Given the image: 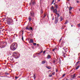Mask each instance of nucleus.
I'll return each mask as SVG.
<instances>
[{"mask_svg":"<svg viewBox=\"0 0 80 80\" xmlns=\"http://www.w3.org/2000/svg\"><path fill=\"white\" fill-rule=\"evenodd\" d=\"M17 48V43H14L12 44L10 47V48L11 50H12L14 51V50H15Z\"/></svg>","mask_w":80,"mask_h":80,"instance_id":"1","label":"nucleus"},{"mask_svg":"<svg viewBox=\"0 0 80 80\" xmlns=\"http://www.w3.org/2000/svg\"><path fill=\"white\" fill-rule=\"evenodd\" d=\"M53 12L56 14L57 16V17H60V11H57V10H53Z\"/></svg>","mask_w":80,"mask_h":80,"instance_id":"2","label":"nucleus"},{"mask_svg":"<svg viewBox=\"0 0 80 80\" xmlns=\"http://www.w3.org/2000/svg\"><path fill=\"white\" fill-rule=\"evenodd\" d=\"M13 19L11 18H9L8 20V24H11L12 23H13Z\"/></svg>","mask_w":80,"mask_h":80,"instance_id":"3","label":"nucleus"},{"mask_svg":"<svg viewBox=\"0 0 80 80\" xmlns=\"http://www.w3.org/2000/svg\"><path fill=\"white\" fill-rule=\"evenodd\" d=\"M26 30H33V28L32 27L28 28V26H27L26 28Z\"/></svg>","mask_w":80,"mask_h":80,"instance_id":"4","label":"nucleus"},{"mask_svg":"<svg viewBox=\"0 0 80 80\" xmlns=\"http://www.w3.org/2000/svg\"><path fill=\"white\" fill-rule=\"evenodd\" d=\"M58 17H57V18H56L55 19V23L56 24H57V23H58Z\"/></svg>","mask_w":80,"mask_h":80,"instance_id":"5","label":"nucleus"},{"mask_svg":"<svg viewBox=\"0 0 80 80\" xmlns=\"http://www.w3.org/2000/svg\"><path fill=\"white\" fill-rule=\"evenodd\" d=\"M13 56H14V57H17L18 58V54H17V53L16 52H14L13 53Z\"/></svg>","mask_w":80,"mask_h":80,"instance_id":"6","label":"nucleus"},{"mask_svg":"<svg viewBox=\"0 0 80 80\" xmlns=\"http://www.w3.org/2000/svg\"><path fill=\"white\" fill-rule=\"evenodd\" d=\"M30 14L32 16V17H34L35 15V14H34V12H33V11H31L30 12Z\"/></svg>","mask_w":80,"mask_h":80,"instance_id":"7","label":"nucleus"},{"mask_svg":"<svg viewBox=\"0 0 80 80\" xmlns=\"http://www.w3.org/2000/svg\"><path fill=\"white\" fill-rule=\"evenodd\" d=\"M62 53H63V54L62 55V56L63 57H64V58H65L66 57V56H65V54H66V53H65L63 52H62Z\"/></svg>","mask_w":80,"mask_h":80,"instance_id":"8","label":"nucleus"},{"mask_svg":"<svg viewBox=\"0 0 80 80\" xmlns=\"http://www.w3.org/2000/svg\"><path fill=\"white\" fill-rule=\"evenodd\" d=\"M51 58V56H50V55L48 54L47 56V58L48 59H50V58Z\"/></svg>","mask_w":80,"mask_h":80,"instance_id":"9","label":"nucleus"},{"mask_svg":"<svg viewBox=\"0 0 80 80\" xmlns=\"http://www.w3.org/2000/svg\"><path fill=\"white\" fill-rule=\"evenodd\" d=\"M63 20V18L62 17H60V22H62Z\"/></svg>","mask_w":80,"mask_h":80,"instance_id":"10","label":"nucleus"},{"mask_svg":"<svg viewBox=\"0 0 80 80\" xmlns=\"http://www.w3.org/2000/svg\"><path fill=\"white\" fill-rule=\"evenodd\" d=\"M72 78H75V77H76L75 76V74H74L72 76Z\"/></svg>","mask_w":80,"mask_h":80,"instance_id":"11","label":"nucleus"},{"mask_svg":"<svg viewBox=\"0 0 80 80\" xmlns=\"http://www.w3.org/2000/svg\"><path fill=\"white\" fill-rule=\"evenodd\" d=\"M54 7L56 8H58V5L57 4H55L54 6Z\"/></svg>","mask_w":80,"mask_h":80,"instance_id":"12","label":"nucleus"},{"mask_svg":"<svg viewBox=\"0 0 80 80\" xmlns=\"http://www.w3.org/2000/svg\"><path fill=\"white\" fill-rule=\"evenodd\" d=\"M52 63L54 64L55 63V62H56V61H55V60H52Z\"/></svg>","mask_w":80,"mask_h":80,"instance_id":"13","label":"nucleus"},{"mask_svg":"<svg viewBox=\"0 0 80 80\" xmlns=\"http://www.w3.org/2000/svg\"><path fill=\"white\" fill-rule=\"evenodd\" d=\"M46 68H48V69H49V70H50V69H51V68H51V67L46 66Z\"/></svg>","mask_w":80,"mask_h":80,"instance_id":"14","label":"nucleus"},{"mask_svg":"<svg viewBox=\"0 0 80 80\" xmlns=\"http://www.w3.org/2000/svg\"><path fill=\"white\" fill-rule=\"evenodd\" d=\"M45 63H46V62L45 61H43L42 62V64H45Z\"/></svg>","mask_w":80,"mask_h":80,"instance_id":"15","label":"nucleus"},{"mask_svg":"<svg viewBox=\"0 0 80 80\" xmlns=\"http://www.w3.org/2000/svg\"><path fill=\"white\" fill-rule=\"evenodd\" d=\"M10 59H11V60L12 61V62H14V60L13 58H11Z\"/></svg>","mask_w":80,"mask_h":80,"instance_id":"16","label":"nucleus"},{"mask_svg":"<svg viewBox=\"0 0 80 80\" xmlns=\"http://www.w3.org/2000/svg\"><path fill=\"white\" fill-rule=\"evenodd\" d=\"M68 23V20H66L65 22L64 23V24H66Z\"/></svg>","mask_w":80,"mask_h":80,"instance_id":"17","label":"nucleus"},{"mask_svg":"<svg viewBox=\"0 0 80 80\" xmlns=\"http://www.w3.org/2000/svg\"><path fill=\"white\" fill-rule=\"evenodd\" d=\"M31 43H33V40L32 39H31L30 40Z\"/></svg>","mask_w":80,"mask_h":80,"instance_id":"18","label":"nucleus"},{"mask_svg":"<svg viewBox=\"0 0 80 80\" xmlns=\"http://www.w3.org/2000/svg\"><path fill=\"white\" fill-rule=\"evenodd\" d=\"M68 9L69 10H71L72 9V7H70L68 8Z\"/></svg>","mask_w":80,"mask_h":80,"instance_id":"19","label":"nucleus"},{"mask_svg":"<svg viewBox=\"0 0 80 80\" xmlns=\"http://www.w3.org/2000/svg\"><path fill=\"white\" fill-rule=\"evenodd\" d=\"M51 9L52 10H54V8H53V6H52L51 8Z\"/></svg>","mask_w":80,"mask_h":80,"instance_id":"20","label":"nucleus"},{"mask_svg":"<svg viewBox=\"0 0 80 80\" xmlns=\"http://www.w3.org/2000/svg\"><path fill=\"white\" fill-rule=\"evenodd\" d=\"M79 67H80V66H77L76 68V70H78V68H79Z\"/></svg>","mask_w":80,"mask_h":80,"instance_id":"21","label":"nucleus"},{"mask_svg":"<svg viewBox=\"0 0 80 80\" xmlns=\"http://www.w3.org/2000/svg\"><path fill=\"white\" fill-rule=\"evenodd\" d=\"M28 19H29V22H30V21H31V20H32V18H28Z\"/></svg>","mask_w":80,"mask_h":80,"instance_id":"22","label":"nucleus"},{"mask_svg":"<svg viewBox=\"0 0 80 80\" xmlns=\"http://www.w3.org/2000/svg\"><path fill=\"white\" fill-rule=\"evenodd\" d=\"M45 17H46V13H45L44 14L43 18H45Z\"/></svg>","mask_w":80,"mask_h":80,"instance_id":"23","label":"nucleus"},{"mask_svg":"<svg viewBox=\"0 0 80 80\" xmlns=\"http://www.w3.org/2000/svg\"><path fill=\"white\" fill-rule=\"evenodd\" d=\"M40 53L39 52V53H36V54H34V55H40L41 54H40Z\"/></svg>","mask_w":80,"mask_h":80,"instance_id":"24","label":"nucleus"},{"mask_svg":"<svg viewBox=\"0 0 80 80\" xmlns=\"http://www.w3.org/2000/svg\"><path fill=\"white\" fill-rule=\"evenodd\" d=\"M76 2L77 3H79V2H80L79 0H76Z\"/></svg>","mask_w":80,"mask_h":80,"instance_id":"25","label":"nucleus"},{"mask_svg":"<svg viewBox=\"0 0 80 80\" xmlns=\"http://www.w3.org/2000/svg\"><path fill=\"white\" fill-rule=\"evenodd\" d=\"M32 5H35V2H33L32 3Z\"/></svg>","mask_w":80,"mask_h":80,"instance_id":"26","label":"nucleus"},{"mask_svg":"<svg viewBox=\"0 0 80 80\" xmlns=\"http://www.w3.org/2000/svg\"><path fill=\"white\" fill-rule=\"evenodd\" d=\"M4 44L7 45V42H4Z\"/></svg>","mask_w":80,"mask_h":80,"instance_id":"27","label":"nucleus"},{"mask_svg":"<svg viewBox=\"0 0 80 80\" xmlns=\"http://www.w3.org/2000/svg\"><path fill=\"white\" fill-rule=\"evenodd\" d=\"M33 45H37V43H33Z\"/></svg>","mask_w":80,"mask_h":80,"instance_id":"28","label":"nucleus"},{"mask_svg":"<svg viewBox=\"0 0 80 80\" xmlns=\"http://www.w3.org/2000/svg\"><path fill=\"white\" fill-rule=\"evenodd\" d=\"M49 77H52V75H49Z\"/></svg>","mask_w":80,"mask_h":80,"instance_id":"29","label":"nucleus"},{"mask_svg":"<svg viewBox=\"0 0 80 80\" xmlns=\"http://www.w3.org/2000/svg\"><path fill=\"white\" fill-rule=\"evenodd\" d=\"M34 77V79L35 80V75H34V77Z\"/></svg>","mask_w":80,"mask_h":80,"instance_id":"30","label":"nucleus"},{"mask_svg":"<svg viewBox=\"0 0 80 80\" xmlns=\"http://www.w3.org/2000/svg\"><path fill=\"white\" fill-rule=\"evenodd\" d=\"M55 72H54L53 73H52V75H55Z\"/></svg>","mask_w":80,"mask_h":80,"instance_id":"31","label":"nucleus"},{"mask_svg":"<svg viewBox=\"0 0 80 80\" xmlns=\"http://www.w3.org/2000/svg\"><path fill=\"white\" fill-rule=\"evenodd\" d=\"M78 27H80V23L78 24Z\"/></svg>","mask_w":80,"mask_h":80,"instance_id":"32","label":"nucleus"},{"mask_svg":"<svg viewBox=\"0 0 80 80\" xmlns=\"http://www.w3.org/2000/svg\"><path fill=\"white\" fill-rule=\"evenodd\" d=\"M54 2V0L52 1V2L51 3V4H53V3Z\"/></svg>","mask_w":80,"mask_h":80,"instance_id":"33","label":"nucleus"},{"mask_svg":"<svg viewBox=\"0 0 80 80\" xmlns=\"http://www.w3.org/2000/svg\"><path fill=\"white\" fill-rule=\"evenodd\" d=\"M5 75H8V73L7 72H6L5 73Z\"/></svg>","mask_w":80,"mask_h":80,"instance_id":"34","label":"nucleus"},{"mask_svg":"<svg viewBox=\"0 0 80 80\" xmlns=\"http://www.w3.org/2000/svg\"><path fill=\"white\" fill-rule=\"evenodd\" d=\"M22 41H23V36H22Z\"/></svg>","mask_w":80,"mask_h":80,"instance_id":"35","label":"nucleus"},{"mask_svg":"<svg viewBox=\"0 0 80 80\" xmlns=\"http://www.w3.org/2000/svg\"><path fill=\"white\" fill-rule=\"evenodd\" d=\"M65 74H63L62 75V77H65Z\"/></svg>","mask_w":80,"mask_h":80,"instance_id":"36","label":"nucleus"},{"mask_svg":"<svg viewBox=\"0 0 80 80\" xmlns=\"http://www.w3.org/2000/svg\"><path fill=\"white\" fill-rule=\"evenodd\" d=\"M45 52H46V51H43V54H45Z\"/></svg>","mask_w":80,"mask_h":80,"instance_id":"37","label":"nucleus"},{"mask_svg":"<svg viewBox=\"0 0 80 80\" xmlns=\"http://www.w3.org/2000/svg\"><path fill=\"white\" fill-rule=\"evenodd\" d=\"M43 52V51L42 50L41 52H40V53H41Z\"/></svg>","mask_w":80,"mask_h":80,"instance_id":"38","label":"nucleus"},{"mask_svg":"<svg viewBox=\"0 0 80 80\" xmlns=\"http://www.w3.org/2000/svg\"><path fill=\"white\" fill-rule=\"evenodd\" d=\"M68 49V48H67L66 49H64V50H67Z\"/></svg>","mask_w":80,"mask_h":80,"instance_id":"39","label":"nucleus"},{"mask_svg":"<svg viewBox=\"0 0 80 80\" xmlns=\"http://www.w3.org/2000/svg\"><path fill=\"white\" fill-rule=\"evenodd\" d=\"M15 78L16 79H17V78H18V77H15Z\"/></svg>","mask_w":80,"mask_h":80,"instance_id":"40","label":"nucleus"},{"mask_svg":"<svg viewBox=\"0 0 80 80\" xmlns=\"http://www.w3.org/2000/svg\"><path fill=\"white\" fill-rule=\"evenodd\" d=\"M78 63H79V61H78V62H77V63H76V64H78Z\"/></svg>","mask_w":80,"mask_h":80,"instance_id":"41","label":"nucleus"},{"mask_svg":"<svg viewBox=\"0 0 80 80\" xmlns=\"http://www.w3.org/2000/svg\"><path fill=\"white\" fill-rule=\"evenodd\" d=\"M78 78H80V76H78Z\"/></svg>","mask_w":80,"mask_h":80,"instance_id":"42","label":"nucleus"},{"mask_svg":"<svg viewBox=\"0 0 80 80\" xmlns=\"http://www.w3.org/2000/svg\"><path fill=\"white\" fill-rule=\"evenodd\" d=\"M54 51H55V49H54L52 50V51L53 52H54Z\"/></svg>","mask_w":80,"mask_h":80,"instance_id":"43","label":"nucleus"},{"mask_svg":"<svg viewBox=\"0 0 80 80\" xmlns=\"http://www.w3.org/2000/svg\"><path fill=\"white\" fill-rule=\"evenodd\" d=\"M69 14H71V13H72V12H69Z\"/></svg>","mask_w":80,"mask_h":80,"instance_id":"44","label":"nucleus"},{"mask_svg":"<svg viewBox=\"0 0 80 80\" xmlns=\"http://www.w3.org/2000/svg\"><path fill=\"white\" fill-rule=\"evenodd\" d=\"M42 13H43V11H41Z\"/></svg>","mask_w":80,"mask_h":80,"instance_id":"45","label":"nucleus"},{"mask_svg":"<svg viewBox=\"0 0 80 80\" xmlns=\"http://www.w3.org/2000/svg\"><path fill=\"white\" fill-rule=\"evenodd\" d=\"M75 66H77V64H76L75 65Z\"/></svg>","mask_w":80,"mask_h":80,"instance_id":"46","label":"nucleus"},{"mask_svg":"<svg viewBox=\"0 0 80 80\" xmlns=\"http://www.w3.org/2000/svg\"><path fill=\"white\" fill-rule=\"evenodd\" d=\"M66 80H69V79L68 78H66Z\"/></svg>","mask_w":80,"mask_h":80,"instance_id":"47","label":"nucleus"},{"mask_svg":"<svg viewBox=\"0 0 80 80\" xmlns=\"http://www.w3.org/2000/svg\"><path fill=\"white\" fill-rule=\"evenodd\" d=\"M65 52H67V51H65V50H64Z\"/></svg>","mask_w":80,"mask_h":80,"instance_id":"48","label":"nucleus"},{"mask_svg":"<svg viewBox=\"0 0 80 80\" xmlns=\"http://www.w3.org/2000/svg\"><path fill=\"white\" fill-rule=\"evenodd\" d=\"M61 29H64V28H63V27H62L61 28Z\"/></svg>","mask_w":80,"mask_h":80,"instance_id":"49","label":"nucleus"},{"mask_svg":"<svg viewBox=\"0 0 80 80\" xmlns=\"http://www.w3.org/2000/svg\"><path fill=\"white\" fill-rule=\"evenodd\" d=\"M29 5H31V3H29Z\"/></svg>","mask_w":80,"mask_h":80,"instance_id":"50","label":"nucleus"},{"mask_svg":"<svg viewBox=\"0 0 80 80\" xmlns=\"http://www.w3.org/2000/svg\"><path fill=\"white\" fill-rule=\"evenodd\" d=\"M54 20V18H52V20Z\"/></svg>","mask_w":80,"mask_h":80,"instance_id":"51","label":"nucleus"},{"mask_svg":"<svg viewBox=\"0 0 80 80\" xmlns=\"http://www.w3.org/2000/svg\"><path fill=\"white\" fill-rule=\"evenodd\" d=\"M61 40H62V38H61V39H60V41H61Z\"/></svg>","mask_w":80,"mask_h":80,"instance_id":"52","label":"nucleus"},{"mask_svg":"<svg viewBox=\"0 0 80 80\" xmlns=\"http://www.w3.org/2000/svg\"><path fill=\"white\" fill-rule=\"evenodd\" d=\"M71 27H73V25H71Z\"/></svg>","mask_w":80,"mask_h":80,"instance_id":"53","label":"nucleus"},{"mask_svg":"<svg viewBox=\"0 0 80 80\" xmlns=\"http://www.w3.org/2000/svg\"><path fill=\"white\" fill-rule=\"evenodd\" d=\"M58 72V71H57V70H56V72Z\"/></svg>","mask_w":80,"mask_h":80,"instance_id":"54","label":"nucleus"},{"mask_svg":"<svg viewBox=\"0 0 80 80\" xmlns=\"http://www.w3.org/2000/svg\"><path fill=\"white\" fill-rule=\"evenodd\" d=\"M54 5H55V3H54Z\"/></svg>","mask_w":80,"mask_h":80,"instance_id":"55","label":"nucleus"},{"mask_svg":"<svg viewBox=\"0 0 80 80\" xmlns=\"http://www.w3.org/2000/svg\"><path fill=\"white\" fill-rule=\"evenodd\" d=\"M39 44H38V45H39Z\"/></svg>","mask_w":80,"mask_h":80,"instance_id":"56","label":"nucleus"},{"mask_svg":"<svg viewBox=\"0 0 80 80\" xmlns=\"http://www.w3.org/2000/svg\"><path fill=\"white\" fill-rule=\"evenodd\" d=\"M58 1H60V0H58Z\"/></svg>","mask_w":80,"mask_h":80,"instance_id":"57","label":"nucleus"},{"mask_svg":"<svg viewBox=\"0 0 80 80\" xmlns=\"http://www.w3.org/2000/svg\"><path fill=\"white\" fill-rule=\"evenodd\" d=\"M49 72H51L50 70H49Z\"/></svg>","mask_w":80,"mask_h":80,"instance_id":"58","label":"nucleus"},{"mask_svg":"<svg viewBox=\"0 0 80 80\" xmlns=\"http://www.w3.org/2000/svg\"><path fill=\"white\" fill-rule=\"evenodd\" d=\"M55 10H57V9H55Z\"/></svg>","mask_w":80,"mask_h":80,"instance_id":"59","label":"nucleus"},{"mask_svg":"<svg viewBox=\"0 0 80 80\" xmlns=\"http://www.w3.org/2000/svg\"><path fill=\"white\" fill-rule=\"evenodd\" d=\"M51 63V64H52V63Z\"/></svg>","mask_w":80,"mask_h":80,"instance_id":"60","label":"nucleus"},{"mask_svg":"<svg viewBox=\"0 0 80 80\" xmlns=\"http://www.w3.org/2000/svg\"><path fill=\"white\" fill-rule=\"evenodd\" d=\"M63 49H64V48H63Z\"/></svg>","mask_w":80,"mask_h":80,"instance_id":"61","label":"nucleus"},{"mask_svg":"<svg viewBox=\"0 0 80 80\" xmlns=\"http://www.w3.org/2000/svg\"><path fill=\"white\" fill-rule=\"evenodd\" d=\"M35 57H34V58H35Z\"/></svg>","mask_w":80,"mask_h":80,"instance_id":"62","label":"nucleus"},{"mask_svg":"<svg viewBox=\"0 0 80 80\" xmlns=\"http://www.w3.org/2000/svg\"><path fill=\"white\" fill-rule=\"evenodd\" d=\"M37 56H38V55H37Z\"/></svg>","mask_w":80,"mask_h":80,"instance_id":"63","label":"nucleus"},{"mask_svg":"<svg viewBox=\"0 0 80 80\" xmlns=\"http://www.w3.org/2000/svg\"><path fill=\"white\" fill-rule=\"evenodd\" d=\"M28 33H29V32H28Z\"/></svg>","mask_w":80,"mask_h":80,"instance_id":"64","label":"nucleus"}]
</instances>
